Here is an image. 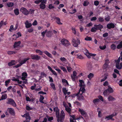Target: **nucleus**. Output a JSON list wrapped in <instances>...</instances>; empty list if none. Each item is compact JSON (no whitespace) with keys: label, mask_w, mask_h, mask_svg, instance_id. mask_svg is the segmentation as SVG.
I'll return each instance as SVG.
<instances>
[{"label":"nucleus","mask_w":122,"mask_h":122,"mask_svg":"<svg viewBox=\"0 0 122 122\" xmlns=\"http://www.w3.org/2000/svg\"><path fill=\"white\" fill-rule=\"evenodd\" d=\"M79 81L80 83V88L79 92L76 95L77 96V98L79 101L84 100L85 98L84 96L82 95L83 93H85L86 91L85 89V85L84 84V82L82 80H80Z\"/></svg>","instance_id":"f257e3e1"},{"label":"nucleus","mask_w":122,"mask_h":122,"mask_svg":"<svg viewBox=\"0 0 122 122\" xmlns=\"http://www.w3.org/2000/svg\"><path fill=\"white\" fill-rule=\"evenodd\" d=\"M6 103L7 104L11 105L14 107L16 106V104L15 101L11 98H7Z\"/></svg>","instance_id":"f03ea898"},{"label":"nucleus","mask_w":122,"mask_h":122,"mask_svg":"<svg viewBox=\"0 0 122 122\" xmlns=\"http://www.w3.org/2000/svg\"><path fill=\"white\" fill-rule=\"evenodd\" d=\"M20 10L23 14L26 15H27L30 14L29 11L23 7L21 8L20 9Z\"/></svg>","instance_id":"7ed1b4c3"},{"label":"nucleus","mask_w":122,"mask_h":122,"mask_svg":"<svg viewBox=\"0 0 122 122\" xmlns=\"http://www.w3.org/2000/svg\"><path fill=\"white\" fill-rule=\"evenodd\" d=\"M72 44L73 46L75 47H77L79 45L80 43V40L78 39L77 40L74 39H73L72 40Z\"/></svg>","instance_id":"20e7f679"},{"label":"nucleus","mask_w":122,"mask_h":122,"mask_svg":"<svg viewBox=\"0 0 122 122\" xmlns=\"http://www.w3.org/2000/svg\"><path fill=\"white\" fill-rule=\"evenodd\" d=\"M61 42L65 46H67L70 45V44L69 41L66 40L62 39L61 40Z\"/></svg>","instance_id":"39448f33"},{"label":"nucleus","mask_w":122,"mask_h":122,"mask_svg":"<svg viewBox=\"0 0 122 122\" xmlns=\"http://www.w3.org/2000/svg\"><path fill=\"white\" fill-rule=\"evenodd\" d=\"M7 111L11 115L14 116L15 114V112L14 109L12 108H8L7 109Z\"/></svg>","instance_id":"423d86ee"},{"label":"nucleus","mask_w":122,"mask_h":122,"mask_svg":"<svg viewBox=\"0 0 122 122\" xmlns=\"http://www.w3.org/2000/svg\"><path fill=\"white\" fill-rule=\"evenodd\" d=\"M54 110L56 112V117H60L59 110L57 107L54 108Z\"/></svg>","instance_id":"0eeeda50"},{"label":"nucleus","mask_w":122,"mask_h":122,"mask_svg":"<svg viewBox=\"0 0 122 122\" xmlns=\"http://www.w3.org/2000/svg\"><path fill=\"white\" fill-rule=\"evenodd\" d=\"M30 56L31 57V59L34 60H38L41 58V56L38 55H31Z\"/></svg>","instance_id":"6e6552de"},{"label":"nucleus","mask_w":122,"mask_h":122,"mask_svg":"<svg viewBox=\"0 0 122 122\" xmlns=\"http://www.w3.org/2000/svg\"><path fill=\"white\" fill-rule=\"evenodd\" d=\"M79 111L80 112L81 114L85 117H86L87 116V115L86 112H85L83 109H79Z\"/></svg>","instance_id":"1a4fd4ad"},{"label":"nucleus","mask_w":122,"mask_h":122,"mask_svg":"<svg viewBox=\"0 0 122 122\" xmlns=\"http://www.w3.org/2000/svg\"><path fill=\"white\" fill-rule=\"evenodd\" d=\"M107 28L109 29L111 28H114L115 27L114 24L112 23H110L108 24L107 25Z\"/></svg>","instance_id":"9d476101"},{"label":"nucleus","mask_w":122,"mask_h":122,"mask_svg":"<svg viewBox=\"0 0 122 122\" xmlns=\"http://www.w3.org/2000/svg\"><path fill=\"white\" fill-rule=\"evenodd\" d=\"M77 73L75 71H73V76L71 75V77L72 79V80L73 81H75V80L76 78L77 77L76 76Z\"/></svg>","instance_id":"9b49d317"},{"label":"nucleus","mask_w":122,"mask_h":122,"mask_svg":"<svg viewBox=\"0 0 122 122\" xmlns=\"http://www.w3.org/2000/svg\"><path fill=\"white\" fill-rule=\"evenodd\" d=\"M25 27L26 28H28L30 27L32 25L31 23H29V21L28 20H27L25 23Z\"/></svg>","instance_id":"f8f14e48"},{"label":"nucleus","mask_w":122,"mask_h":122,"mask_svg":"<svg viewBox=\"0 0 122 122\" xmlns=\"http://www.w3.org/2000/svg\"><path fill=\"white\" fill-rule=\"evenodd\" d=\"M94 26L95 27H96L97 29V30H101L103 28V26L100 24L99 25H94Z\"/></svg>","instance_id":"ddd939ff"},{"label":"nucleus","mask_w":122,"mask_h":122,"mask_svg":"<svg viewBox=\"0 0 122 122\" xmlns=\"http://www.w3.org/2000/svg\"><path fill=\"white\" fill-rule=\"evenodd\" d=\"M56 21L58 24L59 25H61L62 23L61 22V20L58 17H56L55 18Z\"/></svg>","instance_id":"4468645a"},{"label":"nucleus","mask_w":122,"mask_h":122,"mask_svg":"<svg viewBox=\"0 0 122 122\" xmlns=\"http://www.w3.org/2000/svg\"><path fill=\"white\" fill-rule=\"evenodd\" d=\"M25 120L23 121L24 122H29L30 119V117L29 115H26Z\"/></svg>","instance_id":"2eb2a0df"},{"label":"nucleus","mask_w":122,"mask_h":122,"mask_svg":"<svg viewBox=\"0 0 122 122\" xmlns=\"http://www.w3.org/2000/svg\"><path fill=\"white\" fill-rule=\"evenodd\" d=\"M21 43L20 41L17 42H15L14 44V48L17 47L19 46Z\"/></svg>","instance_id":"dca6fc26"},{"label":"nucleus","mask_w":122,"mask_h":122,"mask_svg":"<svg viewBox=\"0 0 122 122\" xmlns=\"http://www.w3.org/2000/svg\"><path fill=\"white\" fill-rule=\"evenodd\" d=\"M29 58H25L23 60L21 61L20 62V63L21 65H22L23 64L25 63L26 61L29 60Z\"/></svg>","instance_id":"f3484780"},{"label":"nucleus","mask_w":122,"mask_h":122,"mask_svg":"<svg viewBox=\"0 0 122 122\" xmlns=\"http://www.w3.org/2000/svg\"><path fill=\"white\" fill-rule=\"evenodd\" d=\"M60 117L61 119H64L65 118V114L63 110H61V111Z\"/></svg>","instance_id":"a211bd4d"},{"label":"nucleus","mask_w":122,"mask_h":122,"mask_svg":"<svg viewBox=\"0 0 122 122\" xmlns=\"http://www.w3.org/2000/svg\"><path fill=\"white\" fill-rule=\"evenodd\" d=\"M16 64L15 60H12L11 61L8 63V65L9 66H11L12 65L15 64Z\"/></svg>","instance_id":"6ab92c4d"},{"label":"nucleus","mask_w":122,"mask_h":122,"mask_svg":"<svg viewBox=\"0 0 122 122\" xmlns=\"http://www.w3.org/2000/svg\"><path fill=\"white\" fill-rule=\"evenodd\" d=\"M40 8L41 10L44 9L46 7L45 5L43 3H41L39 5Z\"/></svg>","instance_id":"aec40b11"},{"label":"nucleus","mask_w":122,"mask_h":122,"mask_svg":"<svg viewBox=\"0 0 122 122\" xmlns=\"http://www.w3.org/2000/svg\"><path fill=\"white\" fill-rule=\"evenodd\" d=\"M104 21V18L103 17L100 16L98 18L97 21L100 22H103Z\"/></svg>","instance_id":"412c9836"},{"label":"nucleus","mask_w":122,"mask_h":122,"mask_svg":"<svg viewBox=\"0 0 122 122\" xmlns=\"http://www.w3.org/2000/svg\"><path fill=\"white\" fill-rule=\"evenodd\" d=\"M107 90L109 93H112L113 92L112 88L109 86H108V88L107 89Z\"/></svg>","instance_id":"4be33fe9"},{"label":"nucleus","mask_w":122,"mask_h":122,"mask_svg":"<svg viewBox=\"0 0 122 122\" xmlns=\"http://www.w3.org/2000/svg\"><path fill=\"white\" fill-rule=\"evenodd\" d=\"M43 53L46 54L47 56L51 58L52 57L51 54L46 51H44Z\"/></svg>","instance_id":"5701e85b"},{"label":"nucleus","mask_w":122,"mask_h":122,"mask_svg":"<svg viewBox=\"0 0 122 122\" xmlns=\"http://www.w3.org/2000/svg\"><path fill=\"white\" fill-rule=\"evenodd\" d=\"M87 68L89 70H91L92 67V64L91 63L89 62L87 63Z\"/></svg>","instance_id":"b1692460"},{"label":"nucleus","mask_w":122,"mask_h":122,"mask_svg":"<svg viewBox=\"0 0 122 122\" xmlns=\"http://www.w3.org/2000/svg\"><path fill=\"white\" fill-rule=\"evenodd\" d=\"M14 12L15 15H18L19 14V10L18 8L14 9Z\"/></svg>","instance_id":"393cba45"},{"label":"nucleus","mask_w":122,"mask_h":122,"mask_svg":"<svg viewBox=\"0 0 122 122\" xmlns=\"http://www.w3.org/2000/svg\"><path fill=\"white\" fill-rule=\"evenodd\" d=\"M122 48V41H121L119 44L117 46V48L118 49H120Z\"/></svg>","instance_id":"a878e982"},{"label":"nucleus","mask_w":122,"mask_h":122,"mask_svg":"<svg viewBox=\"0 0 122 122\" xmlns=\"http://www.w3.org/2000/svg\"><path fill=\"white\" fill-rule=\"evenodd\" d=\"M14 5V3L12 2H9L7 4V6L9 7H12Z\"/></svg>","instance_id":"bb28decb"},{"label":"nucleus","mask_w":122,"mask_h":122,"mask_svg":"<svg viewBox=\"0 0 122 122\" xmlns=\"http://www.w3.org/2000/svg\"><path fill=\"white\" fill-rule=\"evenodd\" d=\"M68 90H67L66 88H63L62 89V92L65 95H66L67 93Z\"/></svg>","instance_id":"cd10ccee"},{"label":"nucleus","mask_w":122,"mask_h":122,"mask_svg":"<svg viewBox=\"0 0 122 122\" xmlns=\"http://www.w3.org/2000/svg\"><path fill=\"white\" fill-rule=\"evenodd\" d=\"M112 117L113 116H112V115H110L108 116H106L105 119H107V120H108L111 119L112 118Z\"/></svg>","instance_id":"c85d7f7f"},{"label":"nucleus","mask_w":122,"mask_h":122,"mask_svg":"<svg viewBox=\"0 0 122 122\" xmlns=\"http://www.w3.org/2000/svg\"><path fill=\"white\" fill-rule=\"evenodd\" d=\"M94 75L93 74L90 73L87 76V77L89 79H91L94 76Z\"/></svg>","instance_id":"c756f323"},{"label":"nucleus","mask_w":122,"mask_h":122,"mask_svg":"<svg viewBox=\"0 0 122 122\" xmlns=\"http://www.w3.org/2000/svg\"><path fill=\"white\" fill-rule=\"evenodd\" d=\"M3 100H5L7 98V95L6 94H2L1 97Z\"/></svg>","instance_id":"7c9ffc66"},{"label":"nucleus","mask_w":122,"mask_h":122,"mask_svg":"<svg viewBox=\"0 0 122 122\" xmlns=\"http://www.w3.org/2000/svg\"><path fill=\"white\" fill-rule=\"evenodd\" d=\"M36 51V53H39V55H42L43 52L40 50L37 49Z\"/></svg>","instance_id":"2f4dec72"},{"label":"nucleus","mask_w":122,"mask_h":122,"mask_svg":"<svg viewBox=\"0 0 122 122\" xmlns=\"http://www.w3.org/2000/svg\"><path fill=\"white\" fill-rule=\"evenodd\" d=\"M40 97L39 99V101L42 103H44V102L43 101V100L44 99V97L41 95H40Z\"/></svg>","instance_id":"473e14b6"},{"label":"nucleus","mask_w":122,"mask_h":122,"mask_svg":"<svg viewBox=\"0 0 122 122\" xmlns=\"http://www.w3.org/2000/svg\"><path fill=\"white\" fill-rule=\"evenodd\" d=\"M89 4V2L88 0L85 1L83 3V5L84 6H86Z\"/></svg>","instance_id":"72a5a7b5"},{"label":"nucleus","mask_w":122,"mask_h":122,"mask_svg":"<svg viewBox=\"0 0 122 122\" xmlns=\"http://www.w3.org/2000/svg\"><path fill=\"white\" fill-rule=\"evenodd\" d=\"M65 110H66L69 113H70V114H71V109L68 107H65Z\"/></svg>","instance_id":"f704fd0d"},{"label":"nucleus","mask_w":122,"mask_h":122,"mask_svg":"<svg viewBox=\"0 0 122 122\" xmlns=\"http://www.w3.org/2000/svg\"><path fill=\"white\" fill-rule=\"evenodd\" d=\"M97 30V29L96 27L94 26V27L92 28L91 31L92 32H96Z\"/></svg>","instance_id":"c9c22d12"},{"label":"nucleus","mask_w":122,"mask_h":122,"mask_svg":"<svg viewBox=\"0 0 122 122\" xmlns=\"http://www.w3.org/2000/svg\"><path fill=\"white\" fill-rule=\"evenodd\" d=\"M116 47V46L114 44H112L111 46V48L113 50H114Z\"/></svg>","instance_id":"e433bc0d"},{"label":"nucleus","mask_w":122,"mask_h":122,"mask_svg":"<svg viewBox=\"0 0 122 122\" xmlns=\"http://www.w3.org/2000/svg\"><path fill=\"white\" fill-rule=\"evenodd\" d=\"M16 52L13 51H9L7 52V53L9 55H11L13 54H15Z\"/></svg>","instance_id":"4c0bfd02"},{"label":"nucleus","mask_w":122,"mask_h":122,"mask_svg":"<svg viewBox=\"0 0 122 122\" xmlns=\"http://www.w3.org/2000/svg\"><path fill=\"white\" fill-rule=\"evenodd\" d=\"M108 99L109 101H113L115 100L114 98L112 96H110L108 98Z\"/></svg>","instance_id":"58836bf2"},{"label":"nucleus","mask_w":122,"mask_h":122,"mask_svg":"<svg viewBox=\"0 0 122 122\" xmlns=\"http://www.w3.org/2000/svg\"><path fill=\"white\" fill-rule=\"evenodd\" d=\"M60 68L63 71L65 72H67V71L65 67H64L63 66H60Z\"/></svg>","instance_id":"ea45409f"},{"label":"nucleus","mask_w":122,"mask_h":122,"mask_svg":"<svg viewBox=\"0 0 122 122\" xmlns=\"http://www.w3.org/2000/svg\"><path fill=\"white\" fill-rule=\"evenodd\" d=\"M85 40L87 41H90L92 40V38L90 37L87 36L86 38H85Z\"/></svg>","instance_id":"a19ab883"},{"label":"nucleus","mask_w":122,"mask_h":122,"mask_svg":"<svg viewBox=\"0 0 122 122\" xmlns=\"http://www.w3.org/2000/svg\"><path fill=\"white\" fill-rule=\"evenodd\" d=\"M99 99L98 98H96L94 99L93 101V103L95 104L97 102H99Z\"/></svg>","instance_id":"79ce46f5"},{"label":"nucleus","mask_w":122,"mask_h":122,"mask_svg":"<svg viewBox=\"0 0 122 122\" xmlns=\"http://www.w3.org/2000/svg\"><path fill=\"white\" fill-rule=\"evenodd\" d=\"M108 65L104 64L102 67V68L103 70L106 69L108 67Z\"/></svg>","instance_id":"37998d69"},{"label":"nucleus","mask_w":122,"mask_h":122,"mask_svg":"<svg viewBox=\"0 0 122 122\" xmlns=\"http://www.w3.org/2000/svg\"><path fill=\"white\" fill-rule=\"evenodd\" d=\"M116 68L118 69H121V66L120 65L119 66V64H116Z\"/></svg>","instance_id":"c03bdc74"},{"label":"nucleus","mask_w":122,"mask_h":122,"mask_svg":"<svg viewBox=\"0 0 122 122\" xmlns=\"http://www.w3.org/2000/svg\"><path fill=\"white\" fill-rule=\"evenodd\" d=\"M26 108L27 110L28 111H30L32 110L33 109L32 108L30 107L29 106L26 105Z\"/></svg>","instance_id":"a18cd8bd"},{"label":"nucleus","mask_w":122,"mask_h":122,"mask_svg":"<svg viewBox=\"0 0 122 122\" xmlns=\"http://www.w3.org/2000/svg\"><path fill=\"white\" fill-rule=\"evenodd\" d=\"M27 76V74L26 72H24L22 73L21 76L26 78Z\"/></svg>","instance_id":"49530a36"},{"label":"nucleus","mask_w":122,"mask_h":122,"mask_svg":"<svg viewBox=\"0 0 122 122\" xmlns=\"http://www.w3.org/2000/svg\"><path fill=\"white\" fill-rule=\"evenodd\" d=\"M52 35L51 32V31H49L48 33V34L47 35V36L49 37H51Z\"/></svg>","instance_id":"de8ad7c7"},{"label":"nucleus","mask_w":122,"mask_h":122,"mask_svg":"<svg viewBox=\"0 0 122 122\" xmlns=\"http://www.w3.org/2000/svg\"><path fill=\"white\" fill-rule=\"evenodd\" d=\"M33 29L32 27H31L27 31L29 33H31L33 31Z\"/></svg>","instance_id":"09e8293b"},{"label":"nucleus","mask_w":122,"mask_h":122,"mask_svg":"<svg viewBox=\"0 0 122 122\" xmlns=\"http://www.w3.org/2000/svg\"><path fill=\"white\" fill-rule=\"evenodd\" d=\"M77 57L79 59H82L84 58V57L80 54H78L77 55Z\"/></svg>","instance_id":"8fccbe9b"},{"label":"nucleus","mask_w":122,"mask_h":122,"mask_svg":"<svg viewBox=\"0 0 122 122\" xmlns=\"http://www.w3.org/2000/svg\"><path fill=\"white\" fill-rule=\"evenodd\" d=\"M48 120L49 121H52L53 120V118L52 117H50L49 116H47Z\"/></svg>","instance_id":"3c124183"},{"label":"nucleus","mask_w":122,"mask_h":122,"mask_svg":"<svg viewBox=\"0 0 122 122\" xmlns=\"http://www.w3.org/2000/svg\"><path fill=\"white\" fill-rule=\"evenodd\" d=\"M48 8L50 9H51L54 8V7L52 4H50L49 5Z\"/></svg>","instance_id":"603ef678"},{"label":"nucleus","mask_w":122,"mask_h":122,"mask_svg":"<svg viewBox=\"0 0 122 122\" xmlns=\"http://www.w3.org/2000/svg\"><path fill=\"white\" fill-rule=\"evenodd\" d=\"M114 72L115 73H117V74H119L120 75L119 72V71L116 69H114Z\"/></svg>","instance_id":"864d4df0"},{"label":"nucleus","mask_w":122,"mask_h":122,"mask_svg":"<svg viewBox=\"0 0 122 122\" xmlns=\"http://www.w3.org/2000/svg\"><path fill=\"white\" fill-rule=\"evenodd\" d=\"M110 18L109 16H108L107 17H106L105 18V20L107 21H109L110 20Z\"/></svg>","instance_id":"5fc2aeb1"},{"label":"nucleus","mask_w":122,"mask_h":122,"mask_svg":"<svg viewBox=\"0 0 122 122\" xmlns=\"http://www.w3.org/2000/svg\"><path fill=\"white\" fill-rule=\"evenodd\" d=\"M51 86L52 87V88L54 90H55L56 88L55 87V86L54 84L52 83L50 84Z\"/></svg>","instance_id":"6e6d98bb"},{"label":"nucleus","mask_w":122,"mask_h":122,"mask_svg":"<svg viewBox=\"0 0 122 122\" xmlns=\"http://www.w3.org/2000/svg\"><path fill=\"white\" fill-rule=\"evenodd\" d=\"M108 92L107 90V89H106L103 92V94L105 96L107 95L108 94Z\"/></svg>","instance_id":"4d7b16f0"},{"label":"nucleus","mask_w":122,"mask_h":122,"mask_svg":"<svg viewBox=\"0 0 122 122\" xmlns=\"http://www.w3.org/2000/svg\"><path fill=\"white\" fill-rule=\"evenodd\" d=\"M106 46L105 45H104L103 46H99L101 50H104L106 49Z\"/></svg>","instance_id":"13d9d810"},{"label":"nucleus","mask_w":122,"mask_h":122,"mask_svg":"<svg viewBox=\"0 0 122 122\" xmlns=\"http://www.w3.org/2000/svg\"><path fill=\"white\" fill-rule=\"evenodd\" d=\"M99 4V2L97 0H96L94 2V5L96 6H97Z\"/></svg>","instance_id":"bf43d9fd"},{"label":"nucleus","mask_w":122,"mask_h":122,"mask_svg":"<svg viewBox=\"0 0 122 122\" xmlns=\"http://www.w3.org/2000/svg\"><path fill=\"white\" fill-rule=\"evenodd\" d=\"M98 97L99 99L102 102H103V97L101 96L100 95H99L98 96Z\"/></svg>","instance_id":"052dcab7"},{"label":"nucleus","mask_w":122,"mask_h":122,"mask_svg":"<svg viewBox=\"0 0 122 122\" xmlns=\"http://www.w3.org/2000/svg\"><path fill=\"white\" fill-rule=\"evenodd\" d=\"M62 81L63 82L66 83L67 85H69V83L66 80L64 79H62Z\"/></svg>","instance_id":"680f3d73"},{"label":"nucleus","mask_w":122,"mask_h":122,"mask_svg":"<svg viewBox=\"0 0 122 122\" xmlns=\"http://www.w3.org/2000/svg\"><path fill=\"white\" fill-rule=\"evenodd\" d=\"M21 65H21V64L20 63L19 64H17L16 65L14 66H13V68H15V67L16 68H17L20 66Z\"/></svg>","instance_id":"e2e57ef3"},{"label":"nucleus","mask_w":122,"mask_h":122,"mask_svg":"<svg viewBox=\"0 0 122 122\" xmlns=\"http://www.w3.org/2000/svg\"><path fill=\"white\" fill-rule=\"evenodd\" d=\"M109 83L107 81H106L103 83V85L104 86H109Z\"/></svg>","instance_id":"0e129e2a"},{"label":"nucleus","mask_w":122,"mask_h":122,"mask_svg":"<svg viewBox=\"0 0 122 122\" xmlns=\"http://www.w3.org/2000/svg\"><path fill=\"white\" fill-rule=\"evenodd\" d=\"M60 60L62 61H65L66 60V59L64 57H61L60 58Z\"/></svg>","instance_id":"69168bd1"},{"label":"nucleus","mask_w":122,"mask_h":122,"mask_svg":"<svg viewBox=\"0 0 122 122\" xmlns=\"http://www.w3.org/2000/svg\"><path fill=\"white\" fill-rule=\"evenodd\" d=\"M35 10H34L31 9H30L29 11L30 14H32L34 13Z\"/></svg>","instance_id":"338daca9"},{"label":"nucleus","mask_w":122,"mask_h":122,"mask_svg":"<svg viewBox=\"0 0 122 122\" xmlns=\"http://www.w3.org/2000/svg\"><path fill=\"white\" fill-rule=\"evenodd\" d=\"M72 31L73 33L75 35L76 34V31L75 28H72Z\"/></svg>","instance_id":"774afa93"}]
</instances>
